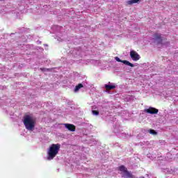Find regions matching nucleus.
Returning a JSON list of instances; mask_svg holds the SVG:
<instances>
[{
	"instance_id": "obj_1",
	"label": "nucleus",
	"mask_w": 178,
	"mask_h": 178,
	"mask_svg": "<svg viewBox=\"0 0 178 178\" xmlns=\"http://www.w3.org/2000/svg\"><path fill=\"white\" fill-rule=\"evenodd\" d=\"M60 149V144H52L48 151H47V159L48 161H52L58 154H59V151Z\"/></svg>"
},
{
	"instance_id": "obj_2",
	"label": "nucleus",
	"mask_w": 178,
	"mask_h": 178,
	"mask_svg": "<svg viewBox=\"0 0 178 178\" xmlns=\"http://www.w3.org/2000/svg\"><path fill=\"white\" fill-rule=\"evenodd\" d=\"M24 124L26 130L33 131L35 127V120L30 115H25L24 117Z\"/></svg>"
},
{
	"instance_id": "obj_3",
	"label": "nucleus",
	"mask_w": 178,
	"mask_h": 178,
	"mask_svg": "<svg viewBox=\"0 0 178 178\" xmlns=\"http://www.w3.org/2000/svg\"><path fill=\"white\" fill-rule=\"evenodd\" d=\"M120 172L124 173V177L133 178V174H131L124 165H120L119 167Z\"/></svg>"
},
{
	"instance_id": "obj_4",
	"label": "nucleus",
	"mask_w": 178,
	"mask_h": 178,
	"mask_svg": "<svg viewBox=\"0 0 178 178\" xmlns=\"http://www.w3.org/2000/svg\"><path fill=\"white\" fill-rule=\"evenodd\" d=\"M153 37V40L154 42H156L157 45H159V44H162L163 38H162V35L161 33H156L154 34Z\"/></svg>"
},
{
	"instance_id": "obj_5",
	"label": "nucleus",
	"mask_w": 178,
	"mask_h": 178,
	"mask_svg": "<svg viewBox=\"0 0 178 178\" xmlns=\"http://www.w3.org/2000/svg\"><path fill=\"white\" fill-rule=\"evenodd\" d=\"M130 56L131 59L134 60L135 62H137V60H140V54L134 50L130 51Z\"/></svg>"
},
{
	"instance_id": "obj_6",
	"label": "nucleus",
	"mask_w": 178,
	"mask_h": 178,
	"mask_svg": "<svg viewBox=\"0 0 178 178\" xmlns=\"http://www.w3.org/2000/svg\"><path fill=\"white\" fill-rule=\"evenodd\" d=\"M145 112H146V113H149L150 115H156V113L159 112V110L154 107H149L147 109H145Z\"/></svg>"
},
{
	"instance_id": "obj_7",
	"label": "nucleus",
	"mask_w": 178,
	"mask_h": 178,
	"mask_svg": "<svg viewBox=\"0 0 178 178\" xmlns=\"http://www.w3.org/2000/svg\"><path fill=\"white\" fill-rule=\"evenodd\" d=\"M115 60H117V62H120L121 63H124V65H126L127 66H130L131 67H134V64L129 62L128 60H120V58H119V57H115Z\"/></svg>"
},
{
	"instance_id": "obj_8",
	"label": "nucleus",
	"mask_w": 178,
	"mask_h": 178,
	"mask_svg": "<svg viewBox=\"0 0 178 178\" xmlns=\"http://www.w3.org/2000/svg\"><path fill=\"white\" fill-rule=\"evenodd\" d=\"M64 126L69 131H76V126L72 124H65Z\"/></svg>"
},
{
	"instance_id": "obj_9",
	"label": "nucleus",
	"mask_w": 178,
	"mask_h": 178,
	"mask_svg": "<svg viewBox=\"0 0 178 178\" xmlns=\"http://www.w3.org/2000/svg\"><path fill=\"white\" fill-rule=\"evenodd\" d=\"M104 87L107 91H109L111 90H115L116 88V86L115 85H104Z\"/></svg>"
},
{
	"instance_id": "obj_10",
	"label": "nucleus",
	"mask_w": 178,
	"mask_h": 178,
	"mask_svg": "<svg viewBox=\"0 0 178 178\" xmlns=\"http://www.w3.org/2000/svg\"><path fill=\"white\" fill-rule=\"evenodd\" d=\"M141 0H128L127 1V5H134V3H140Z\"/></svg>"
},
{
	"instance_id": "obj_11",
	"label": "nucleus",
	"mask_w": 178,
	"mask_h": 178,
	"mask_svg": "<svg viewBox=\"0 0 178 178\" xmlns=\"http://www.w3.org/2000/svg\"><path fill=\"white\" fill-rule=\"evenodd\" d=\"M83 87H84V86H83V84L79 83L78 86H76L75 87L74 92H77V91H79V90H80V88H83Z\"/></svg>"
},
{
	"instance_id": "obj_12",
	"label": "nucleus",
	"mask_w": 178,
	"mask_h": 178,
	"mask_svg": "<svg viewBox=\"0 0 178 178\" xmlns=\"http://www.w3.org/2000/svg\"><path fill=\"white\" fill-rule=\"evenodd\" d=\"M149 133L150 134H152L153 136H156L158 134V132H156V131L154 130V129H150L149 131Z\"/></svg>"
},
{
	"instance_id": "obj_13",
	"label": "nucleus",
	"mask_w": 178,
	"mask_h": 178,
	"mask_svg": "<svg viewBox=\"0 0 178 178\" xmlns=\"http://www.w3.org/2000/svg\"><path fill=\"white\" fill-rule=\"evenodd\" d=\"M92 115H95V116H98V115H99V111H95V110H92Z\"/></svg>"
},
{
	"instance_id": "obj_14",
	"label": "nucleus",
	"mask_w": 178,
	"mask_h": 178,
	"mask_svg": "<svg viewBox=\"0 0 178 178\" xmlns=\"http://www.w3.org/2000/svg\"><path fill=\"white\" fill-rule=\"evenodd\" d=\"M140 178H145V177H140Z\"/></svg>"
}]
</instances>
